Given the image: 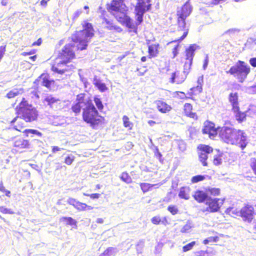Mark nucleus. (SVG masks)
<instances>
[{
  "mask_svg": "<svg viewBox=\"0 0 256 256\" xmlns=\"http://www.w3.org/2000/svg\"><path fill=\"white\" fill-rule=\"evenodd\" d=\"M224 200L220 198H210L206 202V204L208 207L206 208V211L210 212H218L224 203Z\"/></svg>",
  "mask_w": 256,
  "mask_h": 256,
  "instance_id": "obj_10",
  "label": "nucleus"
},
{
  "mask_svg": "<svg viewBox=\"0 0 256 256\" xmlns=\"http://www.w3.org/2000/svg\"><path fill=\"white\" fill-rule=\"evenodd\" d=\"M192 106L190 104L186 103L184 106V110L186 116L194 118L196 114L192 112Z\"/></svg>",
  "mask_w": 256,
  "mask_h": 256,
  "instance_id": "obj_26",
  "label": "nucleus"
},
{
  "mask_svg": "<svg viewBox=\"0 0 256 256\" xmlns=\"http://www.w3.org/2000/svg\"><path fill=\"white\" fill-rule=\"evenodd\" d=\"M176 76H177V72H172V74L171 78H170V82L171 83H174V82H176L177 84H178L182 83L184 81V78L183 80H178L177 81H175V79H176Z\"/></svg>",
  "mask_w": 256,
  "mask_h": 256,
  "instance_id": "obj_42",
  "label": "nucleus"
},
{
  "mask_svg": "<svg viewBox=\"0 0 256 256\" xmlns=\"http://www.w3.org/2000/svg\"><path fill=\"white\" fill-rule=\"evenodd\" d=\"M168 210L173 215L178 212V209L176 206H170L168 208Z\"/></svg>",
  "mask_w": 256,
  "mask_h": 256,
  "instance_id": "obj_47",
  "label": "nucleus"
},
{
  "mask_svg": "<svg viewBox=\"0 0 256 256\" xmlns=\"http://www.w3.org/2000/svg\"><path fill=\"white\" fill-rule=\"evenodd\" d=\"M82 27V30L77 31L72 36V42L64 46L59 53L54 64L52 66V70L60 75L58 80L66 78V75L64 74L65 72L74 68L73 65H68V64L74 58V51L76 50H82L86 49L88 42L94 36V29L91 24L84 22Z\"/></svg>",
  "mask_w": 256,
  "mask_h": 256,
  "instance_id": "obj_1",
  "label": "nucleus"
},
{
  "mask_svg": "<svg viewBox=\"0 0 256 256\" xmlns=\"http://www.w3.org/2000/svg\"><path fill=\"white\" fill-rule=\"evenodd\" d=\"M162 184V182L156 184H150L148 183H141L140 184V188L142 192L145 193L148 191L151 190L153 188H158Z\"/></svg>",
  "mask_w": 256,
  "mask_h": 256,
  "instance_id": "obj_21",
  "label": "nucleus"
},
{
  "mask_svg": "<svg viewBox=\"0 0 256 256\" xmlns=\"http://www.w3.org/2000/svg\"><path fill=\"white\" fill-rule=\"evenodd\" d=\"M63 150V148H59V147H58L57 146H53L52 147V152L53 153H56L57 152L61 150Z\"/></svg>",
  "mask_w": 256,
  "mask_h": 256,
  "instance_id": "obj_59",
  "label": "nucleus"
},
{
  "mask_svg": "<svg viewBox=\"0 0 256 256\" xmlns=\"http://www.w3.org/2000/svg\"><path fill=\"white\" fill-rule=\"evenodd\" d=\"M100 194H90V198L92 199H98L99 198Z\"/></svg>",
  "mask_w": 256,
  "mask_h": 256,
  "instance_id": "obj_61",
  "label": "nucleus"
},
{
  "mask_svg": "<svg viewBox=\"0 0 256 256\" xmlns=\"http://www.w3.org/2000/svg\"><path fill=\"white\" fill-rule=\"evenodd\" d=\"M200 46L196 44H190L188 48L186 50V60L192 61L194 56V52L196 50L199 49Z\"/></svg>",
  "mask_w": 256,
  "mask_h": 256,
  "instance_id": "obj_17",
  "label": "nucleus"
},
{
  "mask_svg": "<svg viewBox=\"0 0 256 256\" xmlns=\"http://www.w3.org/2000/svg\"><path fill=\"white\" fill-rule=\"evenodd\" d=\"M90 100L84 94H80L77 96L76 103L72 106V110L76 114L80 113V110H84V108L88 105Z\"/></svg>",
  "mask_w": 256,
  "mask_h": 256,
  "instance_id": "obj_9",
  "label": "nucleus"
},
{
  "mask_svg": "<svg viewBox=\"0 0 256 256\" xmlns=\"http://www.w3.org/2000/svg\"><path fill=\"white\" fill-rule=\"evenodd\" d=\"M82 118L85 122L90 124L94 128H95L103 120V118L99 115L91 99L86 107L84 108Z\"/></svg>",
  "mask_w": 256,
  "mask_h": 256,
  "instance_id": "obj_4",
  "label": "nucleus"
},
{
  "mask_svg": "<svg viewBox=\"0 0 256 256\" xmlns=\"http://www.w3.org/2000/svg\"><path fill=\"white\" fill-rule=\"evenodd\" d=\"M156 104L158 110L162 113H166L170 112L172 109L170 106L163 101L158 100L156 102Z\"/></svg>",
  "mask_w": 256,
  "mask_h": 256,
  "instance_id": "obj_20",
  "label": "nucleus"
},
{
  "mask_svg": "<svg viewBox=\"0 0 256 256\" xmlns=\"http://www.w3.org/2000/svg\"><path fill=\"white\" fill-rule=\"evenodd\" d=\"M196 244L195 242H192L186 246H184L182 248L183 251L184 252H188Z\"/></svg>",
  "mask_w": 256,
  "mask_h": 256,
  "instance_id": "obj_46",
  "label": "nucleus"
},
{
  "mask_svg": "<svg viewBox=\"0 0 256 256\" xmlns=\"http://www.w3.org/2000/svg\"><path fill=\"white\" fill-rule=\"evenodd\" d=\"M221 157L222 154H218L214 156L213 163L214 165L218 166L222 163V159Z\"/></svg>",
  "mask_w": 256,
  "mask_h": 256,
  "instance_id": "obj_40",
  "label": "nucleus"
},
{
  "mask_svg": "<svg viewBox=\"0 0 256 256\" xmlns=\"http://www.w3.org/2000/svg\"><path fill=\"white\" fill-rule=\"evenodd\" d=\"M102 24L104 25L105 27L109 30H114L118 32L122 30L120 28L114 25L110 20H108L104 17L102 18Z\"/></svg>",
  "mask_w": 256,
  "mask_h": 256,
  "instance_id": "obj_23",
  "label": "nucleus"
},
{
  "mask_svg": "<svg viewBox=\"0 0 256 256\" xmlns=\"http://www.w3.org/2000/svg\"><path fill=\"white\" fill-rule=\"evenodd\" d=\"M194 198L198 202H203L205 200L206 202L210 198H208V196L207 192H205L202 190H197L196 191L194 194L193 195Z\"/></svg>",
  "mask_w": 256,
  "mask_h": 256,
  "instance_id": "obj_18",
  "label": "nucleus"
},
{
  "mask_svg": "<svg viewBox=\"0 0 256 256\" xmlns=\"http://www.w3.org/2000/svg\"><path fill=\"white\" fill-rule=\"evenodd\" d=\"M220 136L226 143L238 145L242 149H244L248 143L246 135L242 130L228 126L222 128Z\"/></svg>",
  "mask_w": 256,
  "mask_h": 256,
  "instance_id": "obj_3",
  "label": "nucleus"
},
{
  "mask_svg": "<svg viewBox=\"0 0 256 256\" xmlns=\"http://www.w3.org/2000/svg\"><path fill=\"white\" fill-rule=\"evenodd\" d=\"M204 82L203 76H200L198 78L197 80L198 85L196 87L190 88V90L192 92H198V93H200L202 92V86Z\"/></svg>",
  "mask_w": 256,
  "mask_h": 256,
  "instance_id": "obj_25",
  "label": "nucleus"
},
{
  "mask_svg": "<svg viewBox=\"0 0 256 256\" xmlns=\"http://www.w3.org/2000/svg\"><path fill=\"white\" fill-rule=\"evenodd\" d=\"M122 120L125 128H128L130 130L132 128L133 124L130 122L129 118L127 116H124L122 118Z\"/></svg>",
  "mask_w": 256,
  "mask_h": 256,
  "instance_id": "obj_37",
  "label": "nucleus"
},
{
  "mask_svg": "<svg viewBox=\"0 0 256 256\" xmlns=\"http://www.w3.org/2000/svg\"><path fill=\"white\" fill-rule=\"evenodd\" d=\"M156 45H150L148 46V54L151 56H155L156 53Z\"/></svg>",
  "mask_w": 256,
  "mask_h": 256,
  "instance_id": "obj_41",
  "label": "nucleus"
},
{
  "mask_svg": "<svg viewBox=\"0 0 256 256\" xmlns=\"http://www.w3.org/2000/svg\"><path fill=\"white\" fill-rule=\"evenodd\" d=\"M206 176L203 175H197L192 177L191 182L192 183H197L205 180Z\"/></svg>",
  "mask_w": 256,
  "mask_h": 256,
  "instance_id": "obj_38",
  "label": "nucleus"
},
{
  "mask_svg": "<svg viewBox=\"0 0 256 256\" xmlns=\"http://www.w3.org/2000/svg\"><path fill=\"white\" fill-rule=\"evenodd\" d=\"M118 252L116 248L110 247L108 248L104 252V254L105 256H114Z\"/></svg>",
  "mask_w": 256,
  "mask_h": 256,
  "instance_id": "obj_31",
  "label": "nucleus"
},
{
  "mask_svg": "<svg viewBox=\"0 0 256 256\" xmlns=\"http://www.w3.org/2000/svg\"><path fill=\"white\" fill-rule=\"evenodd\" d=\"M76 201H77L74 198H70L68 200L67 202L68 204L73 206L76 202Z\"/></svg>",
  "mask_w": 256,
  "mask_h": 256,
  "instance_id": "obj_57",
  "label": "nucleus"
},
{
  "mask_svg": "<svg viewBox=\"0 0 256 256\" xmlns=\"http://www.w3.org/2000/svg\"><path fill=\"white\" fill-rule=\"evenodd\" d=\"M220 190L218 188H209L207 191V194H209L212 196H218L220 194Z\"/></svg>",
  "mask_w": 256,
  "mask_h": 256,
  "instance_id": "obj_43",
  "label": "nucleus"
},
{
  "mask_svg": "<svg viewBox=\"0 0 256 256\" xmlns=\"http://www.w3.org/2000/svg\"><path fill=\"white\" fill-rule=\"evenodd\" d=\"M250 63L253 67H256V58H253L250 60Z\"/></svg>",
  "mask_w": 256,
  "mask_h": 256,
  "instance_id": "obj_58",
  "label": "nucleus"
},
{
  "mask_svg": "<svg viewBox=\"0 0 256 256\" xmlns=\"http://www.w3.org/2000/svg\"><path fill=\"white\" fill-rule=\"evenodd\" d=\"M93 84L101 92H104L107 89L105 84L102 82L101 80L98 78L96 76H94V78Z\"/></svg>",
  "mask_w": 256,
  "mask_h": 256,
  "instance_id": "obj_24",
  "label": "nucleus"
},
{
  "mask_svg": "<svg viewBox=\"0 0 256 256\" xmlns=\"http://www.w3.org/2000/svg\"><path fill=\"white\" fill-rule=\"evenodd\" d=\"M80 78L82 82L84 84L85 86L86 87V84L88 83V82H87V80L86 78H84L80 76Z\"/></svg>",
  "mask_w": 256,
  "mask_h": 256,
  "instance_id": "obj_64",
  "label": "nucleus"
},
{
  "mask_svg": "<svg viewBox=\"0 0 256 256\" xmlns=\"http://www.w3.org/2000/svg\"><path fill=\"white\" fill-rule=\"evenodd\" d=\"M120 178L122 181L127 184H130L132 182L131 177L126 172H122L121 174V176H120Z\"/></svg>",
  "mask_w": 256,
  "mask_h": 256,
  "instance_id": "obj_35",
  "label": "nucleus"
},
{
  "mask_svg": "<svg viewBox=\"0 0 256 256\" xmlns=\"http://www.w3.org/2000/svg\"><path fill=\"white\" fill-rule=\"evenodd\" d=\"M61 220L66 222L67 224L76 226V221L71 217H62Z\"/></svg>",
  "mask_w": 256,
  "mask_h": 256,
  "instance_id": "obj_33",
  "label": "nucleus"
},
{
  "mask_svg": "<svg viewBox=\"0 0 256 256\" xmlns=\"http://www.w3.org/2000/svg\"><path fill=\"white\" fill-rule=\"evenodd\" d=\"M28 145V141L26 140H24L22 138H19L18 140H16L14 143V146L16 147H18L20 148H26Z\"/></svg>",
  "mask_w": 256,
  "mask_h": 256,
  "instance_id": "obj_29",
  "label": "nucleus"
},
{
  "mask_svg": "<svg viewBox=\"0 0 256 256\" xmlns=\"http://www.w3.org/2000/svg\"><path fill=\"white\" fill-rule=\"evenodd\" d=\"M87 204L85 203H82L79 202L76 210L79 211L86 210Z\"/></svg>",
  "mask_w": 256,
  "mask_h": 256,
  "instance_id": "obj_48",
  "label": "nucleus"
},
{
  "mask_svg": "<svg viewBox=\"0 0 256 256\" xmlns=\"http://www.w3.org/2000/svg\"><path fill=\"white\" fill-rule=\"evenodd\" d=\"M246 92L249 94H256V86H252L248 87L246 89Z\"/></svg>",
  "mask_w": 256,
  "mask_h": 256,
  "instance_id": "obj_53",
  "label": "nucleus"
},
{
  "mask_svg": "<svg viewBox=\"0 0 256 256\" xmlns=\"http://www.w3.org/2000/svg\"><path fill=\"white\" fill-rule=\"evenodd\" d=\"M50 0H42L40 2V5L44 7H46L47 6V3Z\"/></svg>",
  "mask_w": 256,
  "mask_h": 256,
  "instance_id": "obj_62",
  "label": "nucleus"
},
{
  "mask_svg": "<svg viewBox=\"0 0 256 256\" xmlns=\"http://www.w3.org/2000/svg\"><path fill=\"white\" fill-rule=\"evenodd\" d=\"M151 221L154 224H160V218L159 216H156L152 218Z\"/></svg>",
  "mask_w": 256,
  "mask_h": 256,
  "instance_id": "obj_54",
  "label": "nucleus"
},
{
  "mask_svg": "<svg viewBox=\"0 0 256 256\" xmlns=\"http://www.w3.org/2000/svg\"><path fill=\"white\" fill-rule=\"evenodd\" d=\"M18 115L21 116L22 119L26 122H32L36 120L38 116V112L34 107L29 104L24 98L17 106L16 110Z\"/></svg>",
  "mask_w": 256,
  "mask_h": 256,
  "instance_id": "obj_5",
  "label": "nucleus"
},
{
  "mask_svg": "<svg viewBox=\"0 0 256 256\" xmlns=\"http://www.w3.org/2000/svg\"><path fill=\"white\" fill-rule=\"evenodd\" d=\"M152 0H138L134 8L136 24L140 25L143 22L144 14L151 9Z\"/></svg>",
  "mask_w": 256,
  "mask_h": 256,
  "instance_id": "obj_7",
  "label": "nucleus"
},
{
  "mask_svg": "<svg viewBox=\"0 0 256 256\" xmlns=\"http://www.w3.org/2000/svg\"><path fill=\"white\" fill-rule=\"evenodd\" d=\"M186 18H184L181 16H178V29L179 30H184V32L183 33L182 36L178 39V40L179 42L183 40L187 36L188 33V29L186 28Z\"/></svg>",
  "mask_w": 256,
  "mask_h": 256,
  "instance_id": "obj_16",
  "label": "nucleus"
},
{
  "mask_svg": "<svg viewBox=\"0 0 256 256\" xmlns=\"http://www.w3.org/2000/svg\"><path fill=\"white\" fill-rule=\"evenodd\" d=\"M192 61L186 60L184 65V73L186 74V76L189 72V70L192 64Z\"/></svg>",
  "mask_w": 256,
  "mask_h": 256,
  "instance_id": "obj_39",
  "label": "nucleus"
},
{
  "mask_svg": "<svg viewBox=\"0 0 256 256\" xmlns=\"http://www.w3.org/2000/svg\"><path fill=\"white\" fill-rule=\"evenodd\" d=\"M160 224L164 226H166L168 224V220L166 217L160 218Z\"/></svg>",
  "mask_w": 256,
  "mask_h": 256,
  "instance_id": "obj_60",
  "label": "nucleus"
},
{
  "mask_svg": "<svg viewBox=\"0 0 256 256\" xmlns=\"http://www.w3.org/2000/svg\"><path fill=\"white\" fill-rule=\"evenodd\" d=\"M208 56H206L204 60V64H203V68L204 70H205L206 68L208 65Z\"/></svg>",
  "mask_w": 256,
  "mask_h": 256,
  "instance_id": "obj_56",
  "label": "nucleus"
},
{
  "mask_svg": "<svg viewBox=\"0 0 256 256\" xmlns=\"http://www.w3.org/2000/svg\"><path fill=\"white\" fill-rule=\"evenodd\" d=\"M250 72V66L242 60H238L226 72L236 78L240 82L242 83Z\"/></svg>",
  "mask_w": 256,
  "mask_h": 256,
  "instance_id": "obj_6",
  "label": "nucleus"
},
{
  "mask_svg": "<svg viewBox=\"0 0 256 256\" xmlns=\"http://www.w3.org/2000/svg\"><path fill=\"white\" fill-rule=\"evenodd\" d=\"M42 75L40 78V80H37L34 82L38 81H41V84L43 86H46L47 88H50L52 83V81L48 80V78H42Z\"/></svg>",
  "mask_w": 256,
  "mask_h": 256,
  "instance_id": "obj_32",
  "label": "nucleus"
},
{
  "mask_svg": "<svg viewBox=\"0 0 256 256\" xmlns=\"http://www.w3.org/2000/svg\"><path fill=\"white\" fill-rule=\"evenodd\" d=\"M240 30L237 28H232L228 30L225 32L226 34H229L230 36H232L235 33L239 32Z\"/></svg>",
  "mask_w": 256,
  "mask_h": 256,
  "instance_id": "obj_52",
  "label": "nucleus"
},
{
  "mask_svg": "<svg viewBox=\"0 0 256 256\" xmlns=\"http://www.w3.org/2000/svg\"><path fill=\"white\" fill-rule=\"evenodd\" d=\"M43 103L52 108H57L60 104V100L56 96L51 94H46L44 96Z\"/></svg>",
  "mask_w": 256,
  "mask_h": 256,
  "instance_id": "obj_11",
  "label": "nucleus"
},
{
  "mask_svg": "<svg viewBox=\"0 0 256 256\" xmlns=\"http://www.w3.org/2000/svg\"><path fill=\"white\" fill-rule=\"evenodd\" d=\"M178 45L176 46L172 50V53L174 54V57H175L178 54Z\"/></svg>",
  "mask_w": 256,
  "mask_h": 256,
  "instance_id": "obj_63",
  "label": "nucleus"
},
{
  "mask_svg": "<svg viewBox=\"0 0 256 256\" xmlns=\"http://www.w3.org/2000/svg\"><path fill=\"white\" fill-rule=\"evenodd\" d=\"M229 101L232 106V110L233 111H237L238 106V96L236 92L230 93L229 95Z\"/></svg>",
  "mask_w": 256,
  "mask_h": 256,
  "instance_id": "obj_19",
  "label": "nucleus"
},
{
  "mask_svg": "<svg viewBox=\"0 0 256 256\" xmlns=\"http://www.w3.org/2000/svg\"><path fill=\"white\" fill-rule=\"evenodd\" d=\"M190 188L188 186L182 187L178 193V196L182 199L188 200L190 199Z\"/></svg>",
  "mask_w": 256,
  "mask_h": 256,
  "instance_id": "obj_22",
  "label": "nucleus"
},
{
  "mask_svg": "<svg viewBox=\"0 0 256 256\" xmlns=\"http://www.w3.org/2000/svg\"><path fill=\"white\" fill-rule=\"evenodd\" d=\"M194 227V225L190 221H188L186 224L184 226L180 229V232L182 233H188L191 231L192 228Z\"/></svg>",
  "mask_w": 256,
  "mask_h": 256,
  "instance_id": "obj_30",
  "label": "nucleus"
},
{
  "mask_svg": "<svg viewBox=\"0 0 256 256\" xmlns=\"http://www.w3.org/2000/svg\"><path fill=\"white\" fill-rule=\"evenodd\" d=\"M198 149V160L204 166H208V158L213 152L212 148L206 145H200Z\"/></svg>",
  "mask_w": 256,
  "mask_h": 256,
  "instance_id": "obj_8",
  "label": "nucleus"
},
{
  "mask_svg": "<svg viewBox=\"0 0 256 256\" xmlns=\"http://www.w3.org/2000/svg\"><path fill=\"white\" fill-rule=\"evenodd\" d=\"M202 132L204 134H208L210 138H214L218 134V130L215 128L214 124L209 121L204 122Z\"/></svg>",
  "mask_w": 256,
  "mask_h": 256,
  "instance_id": "obj_13",
  "label": "nucleus"
},
{
  "mask_svg": "<svg viewBox=\"0 0 256 256\" xmlns=\"http://www.w3.org/2000/svg\"><path fill=\"white\" fill-rule=\"evenodd\" d=\"M192 10V7L190 4L189 0L180 8H178L176 12L177 16H181L186 18L191 14Z\"/></svg>",
  "mask_w": 256,
  "mask_h": 256,
  "instance_id": "obj_14",
  "label": "nucleus"
},
{
  "mask_svg": "<svg viewBox=\"0 0 256 256\" xmlns=\"http://www.w3.org/2000/svg\"><path fill=\"white\" fill-rule=\"evenodd\" d=\"M22 132L26 134L27 136H28L29 134H35L38 137H41L42 136V132L33 129H26Z\"/></svg>",
  "mask_w": 256,
  "mask_h": 256,
  "instance_id": "obj_34",
  "label": "nucleus"
},
{
  "mask_svg": "<svg viewBox=\"0 0 256 256\" xmlns=\"http://www.w3.org/2000/svg\"><path fill=\"white\" fill-rule=\"evenodd\" d=\"M218 240V236H210L208 238L204 240L203 242V244H207L211 242H216Z\"/></svg>",
  "mask_w": 256,
  "mask_h": 256,
  "instance_id": "obj_44",
  "label": "nucleus"
},
{
  "mask_svg": "<svg viewBox=\"0 0 256 256\" xmlns=\"http://www.w3.org/2000/svg\"><path fill=\"white\" fill-rule=\"evenodd\" d=\"M23 92L22 88H14L7 94L6 97L8 98H12L20 94H22Z\"/></svg>",
  "mask_w": 256,
  "mask_h": 256,
  "instance_id": "obj_27",
  "label": "nucleus"
},
{
  "mask_svg": "<svg viewBox=\"0 0 256 256\" xmlns=\"http://www.w3.org/2000/svg\"><path fill=\"white\" fill-rule=\"evenodd\" d=\"M226 212L230 214H234L238 216V214L240 212H238L236 209H234L233 208H228L226 209Z\"/></svg>",
  "mask_w": 256,
  "mask_h": 256,
  "instance_id": "obj_50",
  "label": "nucleus"
},
{
  "mask_svg": "<svg viewBox=\"0 0 256 256\" xmlns=\"http://www.w3.org/2000/svg\"><path fill=\"white\" fill-rule=\"evenodd\" d=\"M254 208L251 206H247L242 208L240 211V216L245 221L250 222L254 218Z\"/></svg>",
  "mask_w": 256,
  "mask_h": 256,
  "instance_id": "obj_12",
  "label": "nucleus"
},
{
  "mask_svg": "<svg viewBox=\"0 0 256 256\" xmlns=\"http://www.w3.org/2000/svg\"><path fill=\"white\" fill-rule=\"evenodd\" d=\"M74 160V156L72 155H70L66 158L64 162L66 164L70 165L72 164Z\"/></svg>",
  "mask_w": 256,
  "mask_h": 256,
  "instance_id": "obj_51",
  "label": "nucleus"
},
{
  "mask_svg": "<svg viewBox=\"0 0 256 256\" xmlns=\"http://www.w3.org/2000/svg\"><path fill=\"white\" fill-rule=\"evenodd\" d=\"M24 120L21 116L18 117L17 116L14 118L12 121L11 122V124H12L16 122H18V124L14 126V128H8V132L9 134H12L14 130H17L18 132H22V130L24 127V122H23Z\"/></svg>",
  "mask_w": 256,
  "mask_h": 256,
  "instance_id": "obj_15",
  "label": "nucleus"
},
{
  "mask_svg": "<svg viewBox=\"0 0 256 256\" xmlns=\"http://www.w3.org/2000/svg\"><path fill=\"white\" fill-rule=\"evenodd\" d=\"M82 10H77L76 12H75L72 16V19L74 20L76 19L82 14Z\"/></svg>",
  "mask_w": 256,
  "mask_h": 256,
  "instance_id": "obj_55",
  "label": "nucleus"
},
{
  "mask_svg": "<svg viewBox=\"0 0 256 256\" xmlns=\"http://www.w3.org/2000/svg\"><path fill=\"white\" fill-rule=\"evenodd\" d=\"M250 166L255 174H256V158H252L250 160Z\"/></svg>",
  "mask_w": 256,
  "mask_h": 256,
  "instance_id": "obj_49",
  "label": "nucleus"
},
{
  "mask_svg": "<svg viewBox=\"0 0 256 256\" xmlns=\"http://www.w3.org/2000/svg\"><path fill=\"white\" fill-rule=\"evenodd\" d=\"M0 212L4 214H14V212L11 209L6 208L4 206H0Z\"/></svg>",
  "mask_w": 256,
  "mask_h": 256,
  "instance_id": "obj_45",
  "label": "nucleus"
},
{
  "mask_svg": "<svg viewBox=\"0 0 256 256\" xmlns=\"http://www.w3.org/2000/svg\"><path fill=\"white\" fill-rule=\"evenodd\" d=\"M94 100L96 105L99 110H102L104 108V106L100 98L98 96H95Z\"/></svg>",
  "mask_w": 256,
  "mask_h": 256,
  "instance_id": "obj_36",
  "label": "nucleus"
},
{
  "mask_svg": "<svg viewBox=\"0 0 256 256\" xmlns=\"http://www.w3.org/2000/svg\"><path fill=\"white\" fill-rule=\"evenodd\" d=\"M127 8L122 0H113L108 6V10L117 20L123 23L128 28L136 32L138 26L136 22L134 23L133 20L126 14Z\"/></svg>",
  "mask_w": 256,
  "mask_h": 256,
  "instance_id": "obj_2",
  "label": "nucleus"
},
{
  "mask_svg": "<svg viewBox=\"0 0 256 256\" xmlns=\"http://www.w3.org/2000/svg\"><path fill=\"white\" fill-rule=\"evenodd\" d=\"M234 113V116L236 117V119L239 122H241L245 120L246 118V114L244 112H242L240 110V108H238L237 111H233Z\"/></svg>",
  "mask_w": 256,
  "mask_h": 256,
  "instance_id": "obj_28",
  "label": "nucleus"
}]
</instances>
